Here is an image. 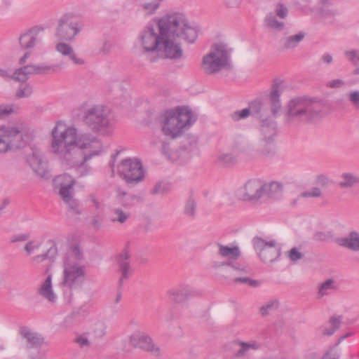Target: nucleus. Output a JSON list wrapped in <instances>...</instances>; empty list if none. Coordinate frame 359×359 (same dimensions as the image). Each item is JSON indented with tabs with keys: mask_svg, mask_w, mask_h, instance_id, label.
<instances>
[{
	"mask_svg": "<svg viewBox=\"0 0 359 359\" xmlns=\"http://www.w3.org/2000/svg\"><path fill=\"white\" fill-rule=\"evenodd\" d=\"M55 49L62 55L68 57L75 65H81L85 63L82 58L76 55L73 48L68 43L60 42L57 43Z\"/></svg>",
	"mask_w": 359,
	"mask_h": 359,
	"instance_id": "nucleus-29",
	"label": "nucleus"
},
{
	"mask_svg": "<svg viewBox=\"0 0 359 359\" xmlns=\"http://www.w3.org/2000/svg\"><path fill=\"white\" fill-rule=\"evenodd\" d=\"M304 255L298 248L294 247L287 252V258L292 262H296L304 257Z\"/></svg>",
	"mask_w": 359,
	"mask_h": 359,
	"instance_id": "nucleus-51",
	"label": "nucleus"
},
{
	"mask_svg": "<svg viewBox=\"0 0 359 359\" xmlns=\"http://www.w3.org/2000/svg\"><path fill=\"white\" fill-rule=\"evenodd\" d=\"M316 183L320 186H325L329 183V179L326 175L320 174L316 177Z\"/></svg>",
	"mask_w": 359,
	"mask_h": 359,
	"instance_id": "nucleus-64",
	"label": "nucleus"
},
{
	"mask_svg": "<svg viewBox=\"0 0 359 359\" xmlns=\"http://www.w3.org/2000/svg\"><path fill=\"white\" fill-rule=\"evenodd\" d=\"M335 242L340 246L353 252L359 251V232L350 231L346 237L337 238Z\"/></svg>",
	"mask_w": 359,
	"mask_h": 359,
	"instance_id": "nucleus-27",
	"label": "nucleus"
},
{
	"mask_svg": "<svg viewBox=\"0 0 359 359\" xmlns=\"http://www.w3.org/2000/svg\"><path fill=\"white\" fill-rule=\"evenodd\" d=\"M129 258L130 255L127 250L123 251L117 257L118 272L120 274L118 280L119 288H121L124 283L132 276L133 269Z\"/></svg>",
	"mask_w": 359,
	"mask_h": 359,
	"instance_id": "nucleus-20",
	"label": "nucleus"
},
{
	"mask_svg": "<svg viewBox=\"0 0 359 359\" xmlns=\"http://www.w3.org/2000/svg\"><path fill=\"white\" fill-rule=\"evenodd\" d=\"M83 253L77 245L72 246L67 252L62 265L60 285L69 290H79L86 280V267L82 264Z\"/></svg>",
	"mask_w": 359,
	"mask_h": 359,
	"instance_id": "nucleus-4",
	"label": "nucleus"
},
{
	"mask_svg": "<svg viewBox=\"0 0 359 359\" xmlns=\"http://www.w3.org/2000/svg\"><path fill=\"white\" fill-rule=\"evenodd\" d=\"M29 136L24 135L17 127L12 126H0V154L13 149H20L29 140Z\"/></svg>",
	"mask_w": 359,
	"mask_h": 359,
	"instance_id": "nucleus-11",
	"label": "nucleus"
},
{
	"mask_svg": "<svg viewBox=\"0 0 359 359\" xmlns=\"http://www.w3.org/2000/svg\"><path fill=\"white\" fill-rule=\"evenodd\" d=\"M54 187L58 189V194L67 205L68 210L74 215H80L81 206L79 201L74 197L75 180L69 174L57 176L54 180Z\"/></svg>",
	"mask_w": 359,
	"mask_h": 359,
	"instance_id": "nucleus-10",
	"label": "nucleus"
},
{
	"mask_svg": "<svg viewBox=\"0 0 359 359\" xmlns=\"http://www.w3.org/2000/svg\"><path fill=\"white\" fill-rule=\"evenodd\" d=\"M229 272L232 275H236L238 273H245L246 271L245 267L240 264H233L229 261L228 264Z\"/></svg>",
	"mask_w": 359,
	"mask_h": 359,
	"instance_id": "nucleus-55",
	"label": "nucleus"
},
{
	"mask_svg": "<svg viewBox=\"0 0 359 359\" xmlns=\"http://www.w3.org/2000/svg\"><path fill=\"white\" fill-rule=\"evenodd\" d=\"M129 344L134 348H139L147 351L154 355H160V348L153 342L149 335L143 332H135L128 339Z\"/></svg>",
	"mask_w": 359,
	"mask_h": 359,
	"instance_id": "nucleus-19",
	"label": "nucleus"
},
{
	"mask_svg": "<svg viewBox=\"0 0 359 359\" xmlns=\"http://www.w3.org/2000/svg\"><path fill=\"white\" fill-rule=\"evenodd\" d=\"M140 6L142 11L146 15L149 16L154 14L161 6L151 0H144L140 3Z\"/></svg>",
	"mask_w": 359,
	"mask_h": 359,
	"instance_id": "nucleus-41",
	"label": "nucleus"
},
{
	"mask_svg": "<svg viewBox=\"0 0 359 359\" xmlns=\"http://www.w3.org/2000/svg\"><path fill=\"white\" fill-rule=\"evenodd\" d=\"M33 93V87L32 86L27 83L26 81L24 83H21V84L18 86V89L15 91V97L18 98H27L32 95Z\"/></svg>",
	"mask_w": 359,
	"mask_h": 359,
	"instance_id": "nucleus-42",
	"label": "nucleus"
},
{
	"mask_svg": "<svg viewBox=\"0 0 359 359\" xmlns=\"http://www.w3.org/2000/svg\"><path fill=\"white\" fill-rule=\"evenodd\" d=\"M81 27L77 22L70 20L64 16L58 21L55 36L58 40L70 41L80 32Z\"/></svg>",
	"mask_w": 359,
	"mask_h": 359,
	"instance_id": "nucleus-16",
	"label": "nucleus"
},
{
	"mask_svg": "<svg viewBox=\"0 0 359 359\" xmlns=\"http://www.w3.org/2000/svg\"><path fill=\"white\" fill-rule=\"evenodd\" d=\"M57 65H47L45 64L34 65L35 74L46 75L57 71Z\"/></svg>",
	"mask_w": 359,
	"mask_h": 359,
	"instance_id": "nucleus-44",
	"label": "nucleus"
},
{
	"mask_svg": "<svg viewBox=\"0 0 359 359\" xmlns=\"http://www.w3.org/2000/svg\"><path fill=\"white\" fill-rule=\"evenodd\" d=\"M252 114V109L249 106L248 108L243 109L240 111H236L231 114V118L233 121H238L241 119L246 118Z\"/></svg>",
	"mask_w": 359,
	"mask_h": 359,
	"instance_id": "nucleus-53",
	"label": "nucleus"
},
{
	"mask_svg": "<svg viewBox=\"0 0 359 359\" xmlns=\"http://www.w3.org/2000/svg\"><path fill=\"white\" fill-rule=\"evenodd\" d=\"M336 290L334 285V280L333 279H328L321 283L318 287V297L321 298L330 293L331 290Z\"/></svg>",
	"mask_w": 359,
	"mask_h": 359,
	"instance_id": "nucleus-43",
	"label": "nucleus"
},
{
	"mask_svg": "<svg viewBox=\"0 0 359 359\" xmlns=\"http://www.w3.org/2000/svg\"><path fill=\"white\" fill-rule=\"evenodd\" d=\"M29 238V234H28V233L15 234V235H13L11 236L10 242L11 243L24 242V241H28Z\"/></svg>",
	"mask_w": 359,
	"mask_h": 359,
	"instance_id": "nucleus-58",
	"label": "nucleus"
},
{
	"mask_svg": "<svg viewBox=\"0 0 359 359\" xmlns=\"http://www.w3.org/2000/svg\"><path fill=\"white\" fill-rule=\"evenodd\" d=\"M253 246L258 256L265 263H272L280 255V248L273 240L266 241L262 238H255Z\"/></svg>",
	"mask_w": 359,
	"mask_h": 359,
	"instance_id": "nucleus-13",
	"label": "nucleus"
},
{
	"mask_svg": "<svg viewBox=\"0 0 359 359\" xmlns=\"http://www.w3.org/2000/svg\"><path fill=\"white\" fill-rule=\"evenodd\" d=\"M130 217V214L122 210L121 208H116L112 210L111 220L113 222H118L120 224L125 223Z\"/></svg>",
	"mask_w": 359,
	"mask_h": 359,
	"instance_id": "nucleus-40",
	"label": "nucleus"
},
{
	"mask_svg": "<svg viewBox=\"0 0 359 359\" xmlns=\"http://www.w3.org/2000/svg\"><path fill=\"white\" fill-rule=\"evenodd\" d=\"M42 152L34 148L32 153L27 157V161L36 175L41 179L48 180L50 177L47 162L43 160Z\"/></svg>",
	"mask_w": 359,
	"mask_h": 359,
	"instance_id": "nucleus-17",
	"label": "nucleus"
},
{
	"mask_svg": "<svg viewBox=\"0 0 359 359\" xmlns=\"http://www.w3.org/2000/svg\"><path fill=\"white\" fill-rule=\"evenodd\" d=\"M106 325L102 322H97L94 324L91 334L95 339H100L103 337L106 334Z\"/></svg>",
	"mask_w": 359,
	"mask_h": 359,
	"instance_id": "nucleus-48",
	"label": "nucleus"
},
{
	"mask_svg": "<svg viewBox=\"0 0 359 359\" xmlns=\"http://www.w3.org/2000/svg\"><path fill=\"white\" fill-rule=\"evenodd\" d=\"M169 191V184L167 182H159L150 190L151 195H164Z\"/></svg>",
	"mask_w": 359,
	"mask_h": 359,
	"instance_id": "nucleus-49",
	"label": "nucleus"
},
{
	"mask_svg": "<svg viewBox=\"0 0 359 359\" xmlns=\"http://www.w3.org/2000/svg\"><path fill=\"white\" fill-rule=\"evenodd\" d=\"M34 74V65H27L15 69L12 74V77L15 81L24 83L30 76Z\"/></svg>",
	"mask_w": 359,
	"mask_h": 359,
	"instance_id": "nucleus-32",
	"label": "nucleus"
},
{
	"mask_svg": "<svg viewBox=\"0 0 359 359\" xmlns=\"http://www.w3.org/2000/svg\"><path fill=\"white\" fill-rule=\"evenodd\" d=\"M233 48L226 43H214L209 53L204 55L202 69L207 74H215L231 65Z\"/></svg>",
	"mask_w": 359,
	"mask_h": 359,
	"instance_id": "nucleus-8",
	"label": "nucleus"
},
{
	"mask_svg": "<svg viewBox=\"0 0 359 359\" xmlns=\"http://www.w3.org/2000/svg\"><path fill=\"white\" fill-rule=\"evenodd\" d=\"M321 195H322V192L320 190V189L318 187H313L310 191L303 192L301 194V196L304 197V198H309V197L318 198V197H320Z\"/></svg>",
	"mask_w": 359,
	"mask_h": 359,
	"instance_id": "nucleus-56",
	"label": "nucleus"
},
{
	"mask_svg": "<svg viewBox=\"0 0 359 359\" xmlns=\"http://www.w3.org/2000/svg\"><path fill=\"white\" fill-rule=\"evenodd\" d=\"M324 116L323 102L314 97L299 96L292 98L286 105L284 121L287 124L313 123Z\"/></svg>",
	"mask_w": 359,
	"mask_h": 359,
	"instance_id": "nucleus-3",
	"label": "nucleus"
},
{
	"mask_svg": "<svg viewBox=\"0 0 359 359\" xmlns=\"http://www.w3.org/2000/svg\"><path fill=\"white\" fill-rule=\"evenodd\" d=\"M263 189V202H264L269 199L276 200L280 198L283 192V186L278 182H264Z\"/></svg>",
	"mask_w": 359,
	"mask_h": 359,
	"instance_id": "nucleus-26",
	"label": "nucleus"
},
{
	"mask_svg": "<svg viewBox=\"0 0 359 359\" xmlns=\"http://www.w3.org/2000/svg\"><path fill=\"white\" fill-rule=\"evenodd\" d=\"M304 32H299L295 35L290 36L285 40L283 47L285 49H292L298 46V44L304 39Z\"/></svg>",
	"mask_w": 359,
	"mask_h": 359,
	"instance_id": "nucleus-39",
	"label": "nucleus"
},
{
	"mask_svg": "<svg viewBox=\"0 0 359 359\" xmlns=\"http://www.w3.org/2000/svg\"><path fill=\"white\" fill-rule=\"evenodd\" d=\"M13 112L12 105L1 104L0 105V118H4Z\"/></svg>",
	"mask_w": 359,
	"mask_h": 359,
	"instance_id": "nucleus-61",
	"label": "nucleus"
},
{
	"mask_svg": "<svg viewBox=\"0 0 359 359\" xmlns=\"http://www.w3.org/2000/svg\"><path fill=\"white\" fill-rule=\"evenodd\" d=\"M168 294L172 302L181 304L193 297L195 295V292L189 285L182 284L170 289Z\"/></svg>",
	"mask_w": 359,
	"mask_h": 359,
	"instance_id": "nucleus-22",
	"label": "nucleus"
},
{
	"mask_svg": "<svg viewBox=\"0 0 359 359\" xmlns=\"http://www.w3.org/2000/svg\"><path fill=\"white\" fill-rule=\"evenodd\" d=\"M288 14L286 6L278 3L276 5L274 11L269 13L264 21L266 27L276 32H283L285 29L284 19Z\"/></svg>",
	"mask_w": 359,
	"mask_h": 359,
	"instance_id": "nucleus-14",
	"label": "nucleus"
},
{
	"mask_svg": "<svg viewBox=\"0 0 359 359\" xmlns=\"http://www.w3.org/2000/svg\"><path fill=\"white\" fill-rule=\"evenodd\" d=\"M336 238H337L334 237L333 232L331 231H317L313 234V239L318 242L335 241Z\"/></svg>",
	"mask_w": 359,
	"mask_h": 359,
	"instance_id": "nucleus-46",
	"label": "nucleus"
},
{
	"mask_svg": "<svg viewBox=\"0 0 359 359\" xmlns=\"http://www.w3.org/2000/svg\"><path fill=\"white\" fill-rule=\"evenodd\" d=\"M345 85V81L342 79H337L329 81L325 86L330 88H340Z\"/></svg>",
	"mask_w": 359,
	"mask_h": 359,
	"instance_id": "nucleus-60",
	"label": "nucleus"
},
{
	"mask_svg": "<svg viewBox=\"0 0 359 359\" xmlns=\"http://www.w3.org/2000/svg\"><path fill=\"white\" fill-rule=\"evenodd\" d=\"M20 334L25 341L27 348H36L40 347L44 342V338L41 334L32 332L27 327H22L20 330Z\"/></svg>",
	"mask_w": 359,
	"mask_h": 359,
	"instance_id": "nucleus-24",
	"label": "nucleus"
},
{
	"mask_svg": "<svg viewBox=\"0 0 359 359\" xmlns=\"http://www.w3.org/2000/svg\"><path fill=\"white\" fill-rule=\"evenodd\" d=\"M117 172L129 184L142 182L145 176L142 162L137 158L122 160L117 167Z\"/></svg>",
	"mask_w": 359,
	"mask_h": 359,
	"instance_id": "nucleus-12",
	"label": "nucleus"
},
{
	"mask_svg": "<svg viewBox=\"0 0 359 359\" xmlns=\"http://www.w3.org/2000/svg\"><path fill=\"white\" fill-rule=\"evenodd\" d=\"M282 83L273 81L269 94L263 100H255L250 103L252 114L259 118L271 115L277 116L282 110L280 95L283 92Z\"/></svg>",
	"mask_w": 359,
	"mask_h": 359,
	"instance_id": "nucleus-7",
	"label": "nucleus"
},
{
	"mask_svg": "<svg viewBox=\"0 0 359 359\" xmlns=\"http://www.w3.org/2000/svg\"><path fill=\"white\" fill-rule=\"evenodd\" d=\"M237 156L232 153H219L217 155L216 163L221 167L230 168L237 163Z\"/></svg>",
	"mask_w": 359,
	"mask_h": 359,
	"instance_id": "nucleus-33",
	"label": "nucleus"
},
{
	"mask_svg": "<svg viewBox=\"0 0 359 359\" xmlns=\"http://www.w3.org/2000/svg\"><path fill=\"white\" fill-rule=\"evenodd\" d=\"M342 320L340 316H332L330 318V327H323L321 328L322 334L324 336H332L339 329Z\"/></svg>",
	"mask_w": 359,
	"mask_h": 359,
	"instance_id": "nucleus-36",
	"label": "nucleus"
},
{
	"mask_svg": "<svg viewBox=\"0 0 359 359\" xmlns=\"http://www.w3.org/2000/svg\"><path fill=\"white\" fill-rule=\"evenodd\" d=\"M48 243H50V246L46 250V252L45 253L32 257L31 259L32 262L37 264L41 263L46 259L50 260L51 262H54L55 258L57 254L56 243L53 240H50Z\"/></svg>",
	"mask_w": 359,
	"mask_h": 359,
	"instance_id": "nucleus-31",
	"label": "nucleus"
},
{
	"mask_svg": "<svg viewBox=\"0 0 359 359\" xmlns=\"http://www.w3.org/2000/svg\"><path fill=\"white\" fill-rule=\"evenodd\" d=\"M116 200L121 205L123 204L124 200L126 198V197H128L129 195L125 190L121 189L120 187L116 188Z\"/></svg>",
	"mask_w": 359,
	"mask_h": 359,
	"instance_id": "nucleus-59",
	"label": "nucleus"
},
{
	"mask_svg": "<svg viewBox=\"0 0 359 359\" xmlns=\"http://www.w3.org/2000/svg\"><path fill=\"white\" fill-rule=\"evenodd\" d=\"M346 60L355 66L353 70L354 74H359V49H350L344 51Z\"/></svg>",
	"mask_w": 359,
	"mask_h": 359,
	"instance_id": "nucleus-37",
	"label": "nucleus"
},
{
	"mask_svg": "<svg viewBox=\"0 0 359 359\" xmlns=\"http://www.w3.org/2000/svg\"><path fill=\"white\" fill-rule=\"evenodd\" d=\"M277 135V123L269 117L263 118L258 128L259 141H275Z\"/></svg>",
	"mask_w": 359,
	"mask_h": 359,
	"instance_id": "nucleus-21",
	"label": "nucleus"
},
{
	"mask_svg": "<svg viewBox=\"0 0 359 359\" xmlns=\"http://www.w3.org/2000/svg\"><path fill=\"white\" fill-rule=\"evenodd\" d=\"M273 142L274 141H259L258 148L257 149V154L261 158H265L271 156L273 151Z\"/></svg>",
	"mask_w": 359,
	"mask_h": 359,
	"instance_id": "nucleus-35",
	"label": "nucleus"
},
{
	"mask_svg": "<svg viewBox=\"0 0 359 359\" xmlns=\"http://www.w3.org/2000/svg\"><path fill=\"white\" fill-rule=\"evenodd\" d=\"M236 283H245L252 287H257L259 285L257 280H251L247 277H236L234 278Z\"/></svg>",
	"mask_w": 359,
	"mask_h": 359,
	"instance_id": "nucleus-57",
	"label": "nucleus"
},
{
	"mask_svg": "<svg viewBox=\"0 0 359 359\" xmlns=\"http://www.w3.org/2000/svg\"><path fill=\"white\" fill-rule=\"evenodd\" d=\"M229 264V261L226 262H219V261H212L210 263V267L214 270H217L223 266H227Z\"/></svg>",
	"mask_w": 359,
	"mask_h": 359,
	"instance_id": "nucleus-63",
	"label": "nucleus"
},
{
	"mask_svg": "<svg viewBox=\"0 0 359 359\" xmlns=\"http://www.w3.org/2000/svg\"><path fill=\"white\" fill-rule=\"evenodd\" d=\"M263 186L264 182L260 180H249L240 189L241 199L254 204L262 203Z\"/></svg>",
	"mask_w": 359,
	"mask_h": 359,
	"instance_id": "nucleus-15",
	"label": "nucleus"
},
{
	"mask_svg": "<svg viewBox=\"0 0 359 359\" xmlns=\"http://www.w3.org/2000/svg\"><path fill=\"white\" fill-rule=\"evenodd\" d=\"M191 144L189 146H183L179 150L171 151L170 144L167 142H163L162 144V152L169 160L172 161H184L190 157L189 153L191 151Z\"/></svg>",
	"mask_w": 359,
	"mask_h": 359,
	"instance_id": "nucleus-23",
	"label": "nucleus"
},
{
	"mask_svg": "<svg viewBox=\"0 0 359 359\" xmlns=\"http://www.w3.org/2000/svg\"><path fill=\"white\" fill-rule=\"evenodd\" d=\"M280 306L278 299H271L262 305L259 309V314L262 316H266L273 312L276 311Z\"/></svg>",
	"mask_w": 359,
	"mask_h": 359,
	"instance_id": "nucleus-38",
	"label": "nucleus"
},
{
	"mask_svg": "<svg viewBox=\"0 0 359 359\" xmlns=\"http://www.w3.org/2000/svg\"><path fill=\"white\" fill-rule=\"evenodd\" d=\"M218 255L222 258L236 259L241 256V251L238 246H227L219 243H216Z\"/></svg>",
	"mask_w": 359,
	"mask_h": 359,
	"instance_id": "nucleus-30",
	"label": "nucleus"
},
{
	"mask_svg": "<svg viewBox=\"0 0 359 359\" xmlns=\"http://www.w3.org/2000/svg\"><path fill=\"white\" fill-rule=\"evenodd\" d=\"M124 203L122 205L124 208H130L134 206L135 204L142 201L141 196L135 194H129L128 197H126Z\"/></svg>",
	"mask_w": 359,
	"mask_h": 359,
	"instance_id": "nucleus-54",
	"label": "nucleus"
},
{
	"mask_svg": "<svg viewBox=\"0 0 359 359\" xmlns=\"http://www.w3.org/2000/svg\"><path fill=\"white\" fill-rule=\"evenodd\" d=\"M163 38L157 50L165 59L177 60L183 56V49L180 39L194 43L198 34V28L189 23L186 15L182 13H172L168 27L162 29Z\"/></svg>",
	"mask_w": 359,
	"mask_h": 359,
	"instance_id": "nucleus-2",
	"label": "nucleus"
},
{
	"mask_svg": "<svg viewBox=\"0 0 359 359\" xmlns=\"http://www.w3.org/2000/svg\"><path fill=\"white\" fill-rule=\"evenodd\" d=\"M233 344L234 346H239V349L233 355V358L235 359L245 358L248 355L250 350L257 351L260 348L259 344L256 341L245 342L240 339H236L233 341Z\"/></svg>",
	"mask_w": 359,
	"mask_h": 359,
	"instance_id": "nucleus-25",
	"label": "nucleus"
},
{
	"mask_svg": "<svg viewBox=\"0 0 359 359\" xmlns=\"http://www.w3.org/2000/svg\"><path fill=\"white\" fill-rule=\"evenodd\" d=\"M172 13L166 14L154 20L152 24L147 25L139 34L138 46L142 53L157 52L163 38V28H167Z\"/></svg>",
	"mask_w": 359,
	"mask_h": 359,
	"instance_id": "nucleus-5",
	"label": "nucleus"
},
{
	"mask_svg": "<svg viewBox=\"0 0 359 359\" xmlns=\"http://www.w3.org/2000/svg\"><path fill=\"white\" fill-rule=\"evenodd\" d=\"M346 99L351 107L359 110V90H351L346 94Z\"/></svg>",
	"mask_w": 359,
	"mask_h": 359,
	"instance_id": "nucleus-47",
	"label": "nucleus"
},
{
	"mask_svg": "<svg viewBox=\"0 0 359 359\" xmlns=\"http://www.w3.org/2000/svg\"><path fill=\"white\" fill-rule=\"evenodd\" d=\"M83 122L90 130L103 135L110 133L115 123L109 110L100 104L86 110Z\"/></svg>",
	"mask_w": 359,
	"mask_h": 359,
	"instance_id": "nucleus-9",
	"label": "nucleus"
},
{
	"mask_svg": "<svg viewBox=\"0 0 359 359\" xmlns=\"http://www.w3.org/2000/svg\"><path fill=\"white\" fill-rule=\"evenodd\" d=\"M44 31V27L35 26L22 34L19 37L20 47L24 50H27L41 44L43 41Z\"/></svg>",
	"mask_w": 359,
	"mask_h": 359,
	"instance_id": "nucleus-18",
	"label": "nucleus"
},
{
	"mask_svg": "<svg viewBox=\"0 0 359 359\" xmlns=\"http://www.w3.org/2000/svg\"><path fill=\"white\" fill-rule=\"evenodd\" d=\"M88 332H85L76 336L74 341L81 348H89L91 346V342L88 337Z\"/></svg>",
	"mask_w": 359,
	"mask_h": 359,
	"instance_id": "nucleus-50",
	"label": "nucleus"
},
{
	"mask_svg": "<svg viewBox=\"0 0 359 359\" xmlns=\"http://www.w3.org/2000/svg\"><path fill=\"white\" fill-rule=\"evenodd\" d=\"M196 208L197 203L196 201L192 197H190L185 203L184 213L188 217L193 219L196 215Z\"/></svg>",
	"mask_w": 359,
	"mask_h": 359,
	"instance_id": "nucleus-45",
	"label": "nucleus"
},
{
	"mask_svg": "<svg viewBox=\"0 0 359 359\" xmlns=\"http://www.w3.org/2000/svg\"><path fill=\"white\" fill-rule=\"evenodd\" d=\"M359 183V176L351 172H344L340 177L338 186L343 189L353 187Z\"/></svg>",
	"mask_w": 359,
	"mask_h": 359,
	"instance_id": "nucleus-34",
	"label": "nucleus"
},
{
	"mask_svg": "<svg viewBox=\"0 0 359 359\" xmlns=\"http://www.w3.org/2000/svg\"><path fill=\"white\" fill-rule=\"evenodd\" d=\"M41 243L34 240L29 241L25 245L24 250L27 255H32L36 250H39Z\"/></svg>",
	"mask_w": 359,
	"mask_h": 359,
	"instance_id": "nucleus-52",
	"label": "nucleus"
},
{
	"mask_svg": "<svg viewBox=\"0 0 359 359\" xmlns=\"http://www.w3.org/2000/svg\"><path fill=\"white\" fill-rule=\"evenodd\" d=\"M51 151L62 163L85 176L88 168L85 163L103 151L102 142L89 133L78 135L74 127L57 122L51 132Z\"/></svg>",
	"mask_w": 359,
	"mask_h": 359,
	"instance_id": "nucleus-1",
	"label": "nucleus"
},
{
	"mask_svg": "<svg viewBox=\"0 0 359 359\" xmlns=\"http://www.w3.org/2000/svg\"><path fill=\"white\" fill-rule=\"evenodd\" d=\"M339 354L335 347L330 348L323 356L322 359H339Z\"/></svg>",
	"mask_w": 359,
	"mask_h": 359,
	"instance_id": "nucleus-62",
	"label": "nucleus"
},
{
	"mask_svg": "<svg viewBox=\"0 0 359 359\" xmlns=\"http://www.w3.org/2000/svg\"><path fill=\"white\" fill-rule=\"evenodd\" d=\"M196 118V116L187 107L168 110L164 114L162 132L165 136L175 139L183 133L186 127L195 123Z\"/></svg>",
	"mask_w": 359,
	"mask_h": 359,
	"instance_id": "nucleus-6",
	"label": "nucleus"
},
{
	"mask_svg": "<svg viewBox=\"0 0 359 359\" xmlns=\"http://www.w3.org/2000/svg\"><path fill=\"white\" fill-rule=\"evenodd\" d=\"M37 294L49 302H55L57 297L53 290L52 275L49 274L37 289Z\"/></svg>",
	"mask_w": 359,
	"mask_h": 359,
	"instance_id": "nucleus-28",
	"label": "nucleus"
}]
</instances>
